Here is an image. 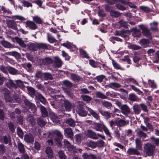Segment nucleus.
Instances as JSON below:
<instances>
[{
	"label": "nucleus",
	"mask_w": 159,
	"mask_h": 159,
	"mask_svg": "<svg viewBox=\"0 0 159 159\" xmlns=\"http://www.w3.org/2000/svg\"><path fill=\"white\" fill-rule=\"evenodd\" d=\"M6 85L9 89L13 90L20 93L21 92V90L25 87L23 82L20 80H17L13 81L11 80H9L6 83Z\"/></svg>",
	"instance_id": "nucleus-1"
},
{
	"label": "nucleus",
	"mask_w": 159,
	"mask_h": 159,
	"mask_svg": "<svg viewBox=\"0 0 159 159\" xmlns=\"http://www.w3.org/2000/svg\"><path fill=\"white\" fill-rule=\"evenodd\" d=\"M55 97V100L50 102L51 105L54 108H55V107L56 106H57L58 107H63V101L65 100L66 99L63 96L59 95H56Z\"/></svg>",
	"instance_id": "nucleus-2"
},
{
	"label": "nucleus",
	"mask_w": 159,
	"mask_h": 159,
	"mask_svg": "<svg viewBox=\"0 0 159 159\" xmlns=\"http://www.w3.org/2000/svg\"><path fill=\"white\" fill-rule=\"evenodd\" d=\"M0 7L1 8V10L3 11V15L5 17H7L10 18H12L15 20L17 19L21 21L25 20V18L20 16H11L9 15V14L11 13L10 11L5 8L3 6H0Z\"/></svg>",
	"instance_id": "nucleus-3"
},
{
	"label": "nucleus",
	"mask_w": 159,
	"mask_h": 159,
	"mask_svg": "<svg viewBox=\"0 0 159 159\" xmlns=\"http://www.w3.org/2000/svg\"><path fill=\"white\" fill-rule=\"evenodd\" d=\"M44 138L46 137V136L48 137L50 139L53 138V135L56 136L55 139H62L63 136L61 132L57 130H55L43 134Z\"/></svg>",
	"instance_id": "nucleus-4"
},
{
	"label": "nucleus",
	"mask_w": 159,
	"mask_h": 159,
	"mask_svg": "<svg viewBox=\"0 0 159 159\" xmlns=\"http://www.w3.org/2000/svg\"><path fill=\"white\" fill-rule=\"evenodd\" d=\"M118 105L122 113L125 116H127L130 113V109L126 104L121 105L120 103L117 102Z\"/></svg>",
	"instance_id": "nucleus-5"
},
{
	"label": "nucleus",
	"mask_w": 159,
	"mask_h": 159,
	"mask_svg": "<svg viewBox=\"0 0 159 159\" xmlns=\"http://www.w3.org/2000/svg\"><path fill=\"white\" fill-rule=\"evenodd\" d=\"M86 134L88 137L91 139L100 138L102 139H105L104 136L99 134H96L95 132L90 130H88L87 131Z\"/></svg>",
	"instance_id": "nucleus-6"
},
{
	"label": "nucleus",
	"mask_w": 159,
	"mask_h": 159,
	"mask_svg": "<svg viewBox=\"0 0 159 159\" xmlns=\"http://www.w3.org/2000/svg\"><path fill=\"white\" fill-rule=\"evenodd\" d=\"M146 153L148 155H151L153 154V151L155 149L154 145L150 144H146L144 147Z\"/></svg>",
	"instance_id": "nucleus-7"
},
{
	"label": "nucleus",
	"mask_w": 159,
	"mask_h": 159,
	"mask_svg": "<svg viewBox=\"0 0 159 159\" xmlns=\"http://www.w3.org/2000/svg\"><path fill=\"white\" fill-rule=\"evenodd\" d=\"M140 28L142 30L143 35L151 40L152 39L151 34L148 28L143 25H141Z\"/></svg>",
	"instance_id": "nucleus-8"
},
{
	"label": "nucleus",
	"mask_w": 159,
	"mask_h": 159,
	"mask_svg": "<svg viewBox=\"0 0 159 159\" xmlns=\"http://www.w3.org/2000/svg\"><path fill=\"white\" fill-rule=\"evenodd\" d=\"M103 123H94L91 125L92 128L95 129L96 131L100 132L102 131L103 126L104 125Z\"/></svg>",
	"instance_id": "nucleus-9"
},
{
	"label": "nucleus",
	"mask_w": 159,
	"mask_h": 159,
	"mask_svg": "<svg viewBox=\"0 0 159 159\" xmlns=\"http://www.w3.org/2000/svg\"><path fill=\"white\" fill-rule=\"evenodd\" d=\"M25 27L30 29L34 30L37 28V26L33 21L27 20L25 22Z\"/></svg>",
	"instance_id": "nucleus-10"
},
{
	"label": "nucleus",
	"mask_w": 159,
	"mask_h": 159,
	"mask_svg": "<svg viewBox=\"0 0 159 159\" xmlns=\"http://www.w3.org/2000/svg\"><path fill=\"white\" fill-rule=\"evenodd\" d=\"M64 135L68 138L70 139L73 136V133L71 129L70 128H67L64 129Z\"/></svg>",
	"instance_id": "nucleus-11"
},
{
	"label": "nucleus",
	"mask_w": 159,
	"mask_h": 159,
	"mask_svg": "<svg viewBox=\"0 0 159 159\" xmlns=\"http://www.w3.org/2000/svg\"><path fill=\"white\" fill-rule=\"evenodd\" d=\"M50 116L51 120L54 123L56 124L59 123V121L58 119V117L54 113L50 112Z\"/></svg>",
	"instance_id": "nucleus-12"
},
{
	"label": "nucleus",
	"mask_w": 159,
	"mask_h": 159,
	"mask_svg": "<svg viewBox=\"0 0 159 159\" xmlns=\"http://www.w3.org/2000/svg\"><path fill=\"white\" fill-rule=\"evenodd\" d=\"M45 152L49 158L50 159H53V152L52 150L50 147H47Z\"/></svg>",
	"instance_id": "nucleus-13"
},
{
	"label": "nucleus",
	"mask_w": 159,
	"mask_h": 159,
	"mask_svg": "<svg viewBox=\"0 0 159 159\" xmlns=\"http://www.w3.org/2000/svg\"><path fill=\"white\" fill-rule=\"evenodd\" d=\"M63 106L64 105L67 111H70L72 107L71 103L67 100L63 101Z\"/></svg>",
	"instance_id": "nucleus-14"
},
{
	"label": "nucleus",
	"mask_w": 159,
	"mask_h": 159,
	"mask_svg": "<svg viewBox=\"0 0 159 159\" xmlns=\"http://www.w3.org/2000/svg\"><path fill=\"white\" fill-rule=\"evenodd\" d=\"M76 111L80 116H85L87 115V112L84 110L83 107L81 106L78 107Z\"/></svg>",
	"instance_id": "nucleus-15"
},
{
	"label": "nucleus",
	"mask_w": 159,
	"mask_h": 159,
	"mask_svg": "<svg viewBox=\"0 0 159 159\" xmlns=\"http://www.w3.org/2000/svg\"><path fill=\"white\" fill-rule=\"evenodd\" d=\"M25 105L27 106L30 109H31L32 112L34 113L36 111V107L35 105L29 101H26L25 102Z\"/></svg>",
	"instance_id": "nucleus-16"
},
{
	"label": "nucleus",
	"mask_w": 159,
	"mask_h": 159,
	"mask_svg": "<svg viewBox=\"0 0 159 159\" xmlns=\"http://www.w3.org/2000/svg\"><path fill=\"white\" fill-rule=\"evenodd\" d=\"M53 58L55 65L58 67H61L62 65L61 60L57 57H55Z\"/></svg>",
	"instance_id": "nucleus-17"
},
{
	"label": "nucleus",
	"mask_w": 159,
	"mask_h": 159,
	"mask_svg": "<svg viewBox=\"0 0 159 159\" xmlns=\"http://www.w3.org/2000/svg\"><path fill=\"white\" fill-rule=\"evenodd\" d=\"M87 110L96 119L98 120L99 119V116L98 114L92 110V109L88 107H87Z\"/></svg>",
	"instance_id": "nucleus-18"
},
{
	"label": "nucleus",
	"mask_w": 159,
	"mask_h": 159,
	"mask_svg": "<svg viewBox=\"0 0 159 159\" xmlns=\"http://www.w3.org/2000/svg\"><path fill=\"white\" fill-rule=\"evenodd\" d=\"M151 26V29L153 31L157 32L158 30L157 28V26L158 25V23L157 22L153 21L152 23L150 24Z\"/></svg>",
	"instance_id": "nucleus-19"
},
{
	"label": "nucleus",
	"mask_w": 159,
	"mask_h": 159,
	"mask_svg": "<svg viewBox=\"0 0 159 159\" xmlns=\"http://www.w3.org/2000/svg\"><path fill=\"white\" fill-rule=\"evenodd\" d=\"M139 43L143 47H146L149 44V41L145 39H142L139 41Z\"/></svg>",
	"instance_id": "nucleus-20"
},
{
	"label": "nucleus",
	"mask_w": 159,
	"mask_h": 159,
	"mask_svg": "<svg viewBox=\"0 0 159 159\" xmlns=\"http://www.w3.org/2000/svg\"><path fill=\"white\" fill-rule=\"evenodd\" d=\"M7 24L8 26L10 28L15 30H16L17 29L16 24L15 22L9 20L7 21Z\"/></svg>",
	"instance_id": "nucleus-21"
},
{
	"label": "nucleus",
	"mask_w": 159,
	"mask_h": 159,
	"mask_svg": "<svg viewBox=\"0 0 159 159\" xmlns=\"http://www.w3.org/2000/svg\"><path fill=\"white\" fill-rule=\"evenodd\" d=\"M133 109L134 112L135 114H139L141 111L140 108V105L136 104L134 105L133 106Z\"/></svg>",
	"instance_id": "nucleus-22"
},
{
	"label": "nucleus",
	"mask_w": 159,
	"mask_h": 159,
	"mask_svg": "<svg viewBox=\"0 0 159 159\" xmlns=\"http://www.w3.org/2000/svg\"><path fill=\"white\" fill-rule=\"evenodd\" d=\"M4 90V91L7 93L5 94V100L7 102H11L12 100V98L10 96V94L8 93L7 89L6 88H5Z\"/></svg>",
	"instance_id": "nucleus-23"
},
{
	"label": "nucleus",
	"mask_w": 159,
	"mask_h": 159,
	"mask_svg": "<svg viewBox=\"0 0 159 159\" xmlns=\"http://www.w3.org/2000/svg\"><path fill=\"white\" fill-rule=\"evenodd\" d=\"M127 153L129 155H139V152L136 149L130 148L127 151Z\"/></svg>",
	"instance_id": "nucleus-24"
},
{
	"label": "nucleus",
	"mask_w": 159,
	"mask_h": 159,
	"mask_svg": "<svg viewBox=\"0 0 159 159\" xmlns=\"http://www.w3.org/2000/svg\"><path fill=\"white\" fill-rule=\"evenodd\" d=\"M40 108L42 116L44 117H47L48 115V113L45 107L41 106Z\"/></svg>",
	"instance_id": "nucleus-25"
},
{
	"label": "nucleus",
	"mask_w": 159,
	"mask_h": 159,
	"mask_svg": "<svg viewBox=\"0 0 159 159\" xmlns=\"http://www.w3.org/2000/svg\"><path fill=\"white\" fill-rule=\"evenodd\" d=\"M132 35L134 37H139L141 34V31L136 29H133L132 33Z\"/></svg>",
	"instance_id": "nucleus-26"
},
{
	"label": "nucleus",
	"mask_w": 159,
	"mask_h": 159,
	"mask_svg": "<svg viewBox=\"0 0 159 159\" xmlns=\"http://www.w3.org/2000/svg\"><path fill=\"white\" fill-rule=\"evenodd\" d=\"M47 37L48 41L50 43H53L56 42V39L50 34H47Z\"/></svg>",
	"instance_id": "nucleus-27"
},
{
	"label": "nucleus",
	"mask_w": 159,
	"mask_h": 159,
	"mask_svg": "<svg viewBox=\"0 0 159 159\" xmlns=\"http://www.w3.org/2000/svg\"><path fill=\"white\" fill-rule=\"evenodd\" d=\"M71 77L73 80L76 82H79L81 79L80 76L74 74H71Z\"/></svg>",
	"instance_id": "nucleus-28"
},
{
	"label": "nucleus",
	"mask_w": 159,
	"mask_h": 159,
	"mask_svg": "<svg viewBox=\"0 0 159 159\" xmlns=\"http://www.w3.org/2000/svg\"><path fill=\"white\" fill-rule=\"evenodd\" d=\"M76 122L74 121L72 119L70 118L67 119L66 121V123L70 126L74 127L75 125V123Z\"/></svg>",
	"instance_id": "nucleus-29"
},
{
	"label": "nucleus",
	"mask_w": 159,
	"mask_h": 159,
	"mask_svg": "<svg viewBox=\"0 0 159 159\" xmlns=\"http://www.w3.org/2000/svg\"><path fill=\"white\" fill-rule=\"evenodd\" d=\"M110 14L111 16L115 17H117L120 16V14L118 11L115 10H111Z\"/></svg>",
	"instance_id": "nucleus-30"
},
{
	"label": "nucleus",
	"mask_w": 159,
	"mask_h": 159,
	"mask_svg": "<svg viewBox=\"0 0 159 159\" xmlns=\"http://www.w3.org/2000/svg\"><path fill=\"white\" fill-rule=\"evenodd\" d=\"M129 99L133 101H139V99L134 94L131 93L129 94Z\"/></svg>",
	"instance_id": "nucleus-31"
},
{
	"label": "nucleus",
	"mask_w": 159,
	"mask_h": 159,
	"mask_svg": "<svg viewBox=\"0 0 159 159\" xmlns=\"http://www.w3.org/2000/svg\"><path fill=\"white\" fill-rule=\"evenodd\" d=\"M36 96L42 103L45 104L46 103V100L42 95L39 93H37Z\"/></svg>",
	"instance_id": "nucleus-32"
},
{
	"label": "nucleus",
	"mask_w": 159,
	"mask_h": 159,
	"mask_svg": "<svg viewBox=\"0 0 159 159\" xmlns=\"http://www.w3.org/2000/svg\"><path fill=\"white\" fill-rule=\"evenodd\" d=\"M152 61L154 63H158L159 60V51L157 52L154 57L152 58Z\"/></svg>",
	"instance_id": "nucleus-33"
},
{
	"label": "nucleus",
	"mask_w": 159,
	"mask_h": 159,
	"mask_svg": "<svg viewBox=\"0 0 159 159\" xmlns=\"http://www.w3.org/2000/svg\"><path fill=\"white\" fill-rule=\"evenodd\" d=\"M67 147L68 150L71 153L76 152V151L75 150V148L74 147V146L71 145L70 143L68 141H67Z\"/></svg>",
	"instance_id": "nucleus-34"
},
{
	"label": "nucleus",
	"mask_w": 159,
	"mask_h": 159,
	"mask_svg": "<svg viewBox=\"0 0 159 159\" xmlns=\"http://www.w3.org/2000/svg\"><path fill=\"white\" fill-rule=\"evenodd\" d=\"M8 71L10 74L13 75L19 74V72L16 69L11 67L9 66Z\"/></svg>",
	"instance_id": "nucleus-35"
},
{
	"label": "nucleus",
	"mask_w": 159,
	"mask_h": 159,
	"mask_svg": "<svg viewBox=\"0 0 159 159\" xmlns=\"http://www.w3.org/2000/svg\"><path fill=\"white\" fill-rule=\"evenodd\" d=\"M125 80L127 81V83H131L133 84H135L138 86H139V84L136 81L134 78H129L125 79Z\"/></svg>",
	"instance_id": "nucleus-36"
},
{
	"label": "nucleus",
	"mask_w": 159,
	"mask_h": 159,
	"mask_svg": "<svg viewBox=\"0 0 159 159\" xmlns=\"http://www.w3.org/2000/svg\"><path fill=\"white\" fill-rule=\"evenodd\" d=\"M128 48L129 49L137 50L140 48V47L135 44H129L128 46Z\"/></svg>",
	"instance_id": "nucleus-37"
},
{
	"label": "nucleus",
	"mask_w": 159,
	"mask_h": 159,
	"mask_svg": "<svg viewBox=\"0 0 159 159\" xmlns=\"http://www.w3.org/2000/svg\"><path fill=\"white\" fill-rule=\"evenodd\" d=\"M99 112L102 115L105 116L107 119H109L111 117L110 114L108 111L101 110L99 111Z\"/></svg>",
	"instance_id": "nucleus-38"
},
{
	"label": "nucleus",
	"mask_w": 159,
	"mask_h": 159,
	"mask_svg": "<svg viewBox=\"0 0 159 159\" xmlns=\"http://www.w3.org/2000/svg\"><path fill=\"white\" fill-rule=\"evenodd\" d=\"M102 105L107 109H109L112 106L111 104L108 102L103 101L102 102Z\"/></svg>",
	"instance_id": "nucleus-39"
},
{
	"label": "nucleus",
	"mask_w": 159,
	"mask_h": 159,
	"mask_svg": "<svg viewBox=\"0 0 159 159\" xmlns=\"http://www.w3.org/2000/svg\"><path fill=\"white\" fill-rule=\"evenodd\" d=\"M96 95L97 97L98 98L103 99L107 98V96L100 92H96Z\"/></svg>",
	"instance_id": "nucleus-40"
},
{
	"label": "nucleus",
	"mask_w": 159,
	"mask_h": 159,
	"mask_svg": "<svg viewBox=\"0 0 159 159\" xmlns=\"http://www.w3.org/2000/svg\"><path fill=\"white\" fill-rule=\"evenodd\" d=\"M81 97L83 101L87 102L90 101L92 99L91 97L85 95H82Z\"/></svg>",
	"instance_id": "nucleus-41"
},
{
	"label": "nucleus",
	"mask_w": 159,
	"mask_h": 159,
	"mask_svg": "<svg viewBox=\"0 0 159 159\" xmlns=\"http://www.w3.org/2000/svg\"><path fill=\"white\" fill-rule=\"evenodd\" d=\"M2 44L6 48H9L12 47L11 44L9 42L6 41H3L1 42Z\"/></svg>",
	"instance_id": "nucleus-42"
},
{
	"label": "nucleus",
	"mask_w": 159,
	"mask_h": 159,
	"mask_svg": "<svg viewBox=\"0 0 159 159\" xmlns=\"http://www.w3.org/2000/svg\"><path fill=\"white\" fill-rule=\"evenodd\" d=\"M137 135L141 138H145L147 137V134L143 131L139 130L137 132Z\"/></svg>",
	"instance_id": "nucleus-43"
},
{
	"label": "nucleus",
	"mask_w": 159,
	"mask_h": 159,
	"mask_svg": "<svg viewBox=\"0 0 159 159\" xmlns=\"http://www.w3.org/2000/svg\"><path fill=\"white\" fill-rule=\"evenodd\" d=\"M18 146L20 152L24 153L25 152V148L23 144L21 143H19L18 144Z\"/></svg>",
	"instance_id": "nucleus-44"
},
{
	"label": "nucleus",
	"mask_w": 159,
	"mask_h": 159,
	"mask_svg": "<svg viewBox=\"0 0 159 159\" xmlns=\"http://www.w3.org/2000/svg\"><path fill=\"white\" fill-rule=\"evenodd\" d=\"M120 86V84L116 83H111L108 85V87L111 88H119Z\"/></svg>",
	"instance_id": "nucleus-45"
},
{
	"label": "nucleus",
	"mask_w": 159,
	"mask_h": 159,
	"mask_svg": "<svg viewBox=\"0 0 159 159\" xmlns=\"http://www.w3.org/2000/svg\"><path fill=\"white\" fill-rule=\"evenodd\" d=\"M79 51L80 53L84 57L88 58L89 56L86 52L81 48H79Z\"/></svg>",
	"instance_id": "nucleus-46"
},
{
	"label": "nucleus",
	"mask_w": 159,
	"mask_h": 159,
	"mask_svg": "<svg viewBox=\"0 0 159 159\" xmlns=\"http://www.w3.org/2000/svg\"><path fill=\"white\" fill-rule=\"evenodd\" d=\"M116 125L120 126H122L125 125L126 124L125 121L123 120H117L116 122Z\"/></svg>",
	"instance_id": "nucleus-47"
},
{
	"label": "nucleus",
	"mask_w": 159,
	"mask_h": 159,
	"mask_svg": "<svg viewBox=\"0 0 159 159\" xmlns=\"http://www.w3.org/2000/svg\"><path fill=\"white\" fill-rule=\"evenodd\" d=\"M37 46L39 49H48V46L46 44L40 43L37 44Z\"/></svg>",
	"instance_id": "nucleus-48"
},
{
	"label": "nucleus",
	"mask_w": 159,
	"mask_h": 159,
	"mask_svg": "<svg viewBox=\"0 0 159 159\" xmlns=\"http://www.w3.org/2000/svg\"><path fill=\"white\" fill-rule=\"evenodd\" d=\"M43 76L44 79L46 80H51L52 78L51 74L48 73H44Z\"/></svg>",
	"instance_id": "nucleus-49"
},
{
	"label": "nucleus",
	"mask_w": 159,
	"mask_h": 159,
	"mask_svg": "<svg viewBox=\"0 0 159 159\" xmlns=\"http://www.w3.org/2000/svg\"><path fill=\"white\" fill-rule=\"evenodd\" d=\"M37 122L38 124L41 126H44L46 124V122L42 118H39L38 119Z\"/></svg>",
	"instance_id": "nucleus-50"
},
{
	"label": "nucleus",
	"mask_w": 159,
	"mask_h": 159,
	"mask_svg": "<svg viewBox=\"0 0 159 159\" xmlns=\"http://www.w3.org/2000/svg\"><path fill=\"white\" fill-rule=\"evenodd\" d=\"M6 54L9 55H12L16 57H18L20 56V54L18 52L16 51L8 52H6Z\"/></svg>",
	"instance_id": "nucleus-51"
},
{
	"label": "nucleus",
	"mask_w": 159,
	"mask_h": 159,
	"mask_svg": "<svg viewBox=\"0 0 159 159\" xmlns=\"http://www.w3.org/2000/svg\"><path fill=\"white\" fill-rule=\"evenodd\" d=\"M139 8L142 10L146 12H148L151 11V9L148 7L145 6H141L139 7Z\"/></svg>",
	"instance_id": "nucleus-52"
},
{
	"label": "nucleus",
	"mask_w": 159,
	"mask_h": 159,
	"mask_svg": "<svg viewBox=\"0 0 159 159\" xmlns=\"http://www.w3.org/2000/svg\"><path fill=\"white\" fill-rule=\"evenodd\" d=\"M17 134L21 139L23 138V134L22 129L20 127H18L17 129Z\"/></svg>",
	"instance_id": "nucleus-53"
},
{
	"label": "nucleus",
	"mask_w": 159,
	"mask_h": 159,
	"mask_svg": "<svg viewBox=\"0 0 159 159\" xmlns=\"http://www.w3.org/2000/svg\"><path fill=\"white\" fill-rule=\"evenodd\" d=\"M112 65L114 68L116 69H120V65L114 60H112Z\"/></svg>",
	"instance_id": "nucleus-54"
},
{
	"label": "nucleus",
	"mask_w": 159,
	"mask_h": 159,
	"mask_svg": "<svg viewBox=\"0 0 159 159\" xmlns=\"http://www.w3.org/2000/svg\"><path fill=\"white\" fill-rule=\"evenodd\" d=\"M103 130L105 134L109 136H110L111 135V133L109 132L108 129L106 127V126L104 125L103 126L102 130Z\"/></svg>",
	"instance_id": "nucleus-55"
},
{
	"label": "nucleus",
	"mask_w": 159,
	"mask_h": 159,
	"mask_svg": "<svg viewBox=\"0 0 159 159\" xmlns=\"http://www.w3.org/2000/svg\"><path fill=\"white\" fill-rule=\"evenodd\" d=\"M33 20L36 23L39 24H41L42 22L41 18L37 16L33 17Z\"/></svg>",
	"instance_id": "nucleus-56"
},
{
	"label": "nucleus",
	"mask_w": 159,
	"mask_h": 159,
	"mask_svg": "<svg viewBox=\"0 0 159 159\" xmlns=\"http://www.w3.org/2000/svg\"><path fill=\"white\" fill-rule=\"evenodd\" d=\"M89 64L93 67L95 68L97 67V62L93 60H90L89 61Z\"/></svg>",
	"instance_id": "nucleus-57"
},
{
	"label": "nucleus",
	"mask_w": 159,
	"mask_h": 159,
	"mask_svg": "<svg viewBox=\"0 0 159 159\" xmlns=\"http://www.w3.org/2000/svg\"><path fill=\"white\" fill-rule=\"evenodd\" d=\"M136 148L138 150H141L142 149L141 144L140 140H136Z\"/></svg>",
	"instance_id": "nucleus-58"
},
{
	"label": "nucleus",
	"mask_w": 159,
	"mask_h": 159,
	"mask_svg": "<svg viewBox=\"0 0 159 159\" xmlns=\"http://www.w3.org/2000/svg\"><path fill=\"white\" fill-rule=\"evenodd\" d=\"M43 74L42 72L40 71H37L35 75L36 80H38L39 78H42Z\"/></svg>",
	"instance_id": "nucleus-59"
},
{
	"label": "nucleus",
	"mask_w": 159,
	"mask_h": 159,
	"mask_svg": "<svg viewBox=\"0 0 159 159\" xmlns=\"http://www.w3.org/2000/svg\"><path fill=\"white\" fill-rule=\"evenodd\" d=\"M105 77V76L104 75H101L97 76L96 77V79L98 82L101 83L102 82L103 80L104 79Z\"/></svg>",
	"instance_id": "nucleus-60"
},
{
	"label": "nucleus",
	"mask_w": 159,
	"mask_h": 159,
	"mask_svg": "<svg viewBox=\"0 0 159 159\" xmlns=\"http://www.w3.org/2000/svg\"><path fill=\"white\" fill-rule=\"evenodd\" d=\"M28 90L29 93L31 96L33 95L35 92V90L34 89L31 87H28Z\"/></svg>",
	"instance_id": "nucleus-61"
},
{
	"label": "nucleus",
	"mask_w": 159,
	"mask_h": 159,
	"mask_svg": "<svg viewBox=\"0 0 159 159\" xmlns=\"http://www.w3.org/2000/svg\"><path fill=\"white\" fill-rule=\"evenodd\" d=\"M9 67V66H7L6 67L4 66H0V69L2 71L5 73H6L8 70V68Z\"/></svg>",
	"instance_id": "nucleus-62"
},
{
	"label": "nucleus",
	"mask_w": 159,
	"mask_h": 159,
	"mask_svg": "<svg viewBox=\"0 0 159 159\" xmlns=\"http://www.w3.org/2000/svg\"><path fill=\"white\" fill-rule=\"evenodd\" d=\"M58 154L59 157L61 159H66V156L64 154L63 151H60L59 152Z\"/></svg>",
	"instance_id": "nucleus-63"
},
{
	"label": "nucleus",
	"mask_w": 159,
	"mask_h": 159,
	"mask_svg": "<svg viewBox=\"0 0 159 159\" xmlns=\"http://www.w3.org/2000/svg\"><path fill=\"white\" fill-rule=\"evenodd\" d=\"M22 3L23 4L24 7H32V4L27 1H22Z\"/></svg>",
	"instance_id": "nucleus-64"
}]
</instances>
